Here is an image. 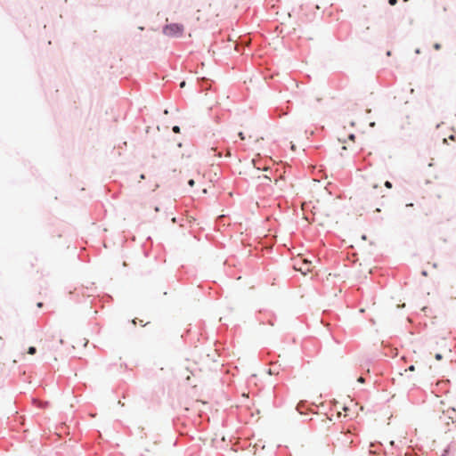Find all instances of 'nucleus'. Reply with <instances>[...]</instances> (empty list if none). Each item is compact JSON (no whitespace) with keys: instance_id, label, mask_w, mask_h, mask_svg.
Instances as JSON below:
<instances>
[{"instance_id":"nucleus-1","label":"nucleus","mask_w":456,"mask_h":456,"mask_svg":"<svg viewBox=\"0 0 456 456\" xmlns=\"http://www.w3.org/2000/svg\"><path fill=\"white\" fill-rule=\"evenodd\" d=\"M333 213L334 209L330 203L318 201L316 205L313 206L312 222L319 225H325L329 223Z\"/></svg>"},{"instance_id":"nucleus-2","label":"nucleus","mask_w":456,"mask_h":456,"mask_svg":"<svg viewBox=\"0 0 456 456\" xmlns=\"http://www.w3.org/2000/svg\"><path fill=\"white\" fill-rule=\"evenodd\" d=\"M451 352V347L447 345V342L443 339L437 342L436 346L432 347L430 354H433L436 360L441 361L444 356H449Z\"/></svg>"},{"instance_id":"nucleus-3","label":"nucleus","mask_w":456,"mask_h":456,"mask_svg":"<svg viewBox=\"0 0 456 456\" xmlns=\"http://www.w3.org/2000/svg\"><path fill=\"white\" fill-rule=\"evenodd\" d=\"M293 267L295 270L299 271L303 275H306L307 273H311L313 271L314 266L311 261L299 256L294 260Z\"/></svg>"},{"instance_id":"nucleus-4","label":"nucleus","mask_w":456,"mask_h":456,"mask_svg":"<svg viewBox=\"0 0 456 456\" xmlns=\"http://www.w3.org/2000/svg\"><path fill=\"white\" fill-rule=\"evenodd\" d=\"M353 435L350 430H347L345 433H341L340 436L337 438V443L340 446L348 447L353 444Z\"/></svg>"},{"instance_id":"nucleus-5","label":"nucleus","mask_w":456,"mask_h":456,"mask_svg":"<svg viewBox=\"0 0 456 456\" xmlns=\"http://www.w3.org/2000/svg\"><path fill=\"white\" fill-rule=\"evenodd\" d=\"M164 31L168 36H180L183 32V26L177 23H172L166 26Z\"/></svg>"},{"instance_id":"nucleus-6","label":"nucleus","mask_w":456,"mask_h":456,"mask_svg":"<svg viewBox=\"0 0 456 456\" xmlns=\"http://www.w3.org/2000/svg\"><path fill=\"white\" fill-rule=\"evenodd\" d=\"M143 208L145 210H150L151 208H153L155 212H159V210L157 200L155 198L147 200L143 203Z\"/></svg>"},{"instance_id":"nucleus-7","label":"nucleus","mask_w":456,"mask_h":456,"mask_svg":"<svg viewBox=\"0 0 456 456\" xmlns=\"http://www.w3.org/2000/svg\"><path fill=\"white\" fill-rule=\"evenodd\" d=\"M256 172L257 175H254V177L260 180L263 184H267L269 182H271L270 175L265 173H261L260 167H256Z\"/></svg>"},{"instance_id":"nucleus-8","label":"nucleus","mask_w":456,"mask_h":456,"mask_svg":"<svg viewBox=\"0 0 456 456\" xmlns=\"http://www.w3.org/2000/svg\"><path fill=\"white\" fill-rule=\"evenodd\" d=\"M269 373L271 375H278L279 374V370L277 369V366L275 365H273L270 369H269Z\"/></svg>"},{"instance_id":"nucleus-9","label":"nucleus","mask_w":456,"mask_h":456,"mask_svg":"<svg viewBox=\"0 0 456 456\" xmlns=\"http://www.w3.org/2000/svg\"><path fill=\"white\" fill-rule=\"evenodd\" d=\"M36 351H37V350H36V347H34V346H30V347L28 348V353L29 354H36Z\"/></svg>"},{"instance_id":"nucleus-10","label":"nucleus","mask_w":456,"mask_h":456,"mask_svg":"<svg viewBox=\"0 0 456 456\" xmlns=\"http://www.w3.org/2000/svg\"><path fill=\"white\" fill-rule=\"evenodd\" d=\"M172 130L175 134H179L180 133V127L178 126H175Z\"/></svg>"},{"instance_id":"nucleus-11","label":"nucleus","mask_w":456,"mask_h":456,"mask_svg":"<svg viewBox=\"0 0 456 456\" xmlns=\"http://www.w3.org/2000/svg\"><path fill=\"white\" fill-rule=\"evenodd\" d=\"M434 48H435L436 50H440V49H441V45H440L439 43H436V44L434 45Z\"/></svg>"},{"instance_id":"nucleus-12","label":"nucleus","mask_w":456,"mask_h":456,"mask_svg":"<svg viewBox=\"0 0 456 456\" xmlns=\"http://www.w3.org/2000/svg\"><path fill=\"white\" fill-rule=\"evenodd\" d=\"M385 186H386L387 188L390 189V188H392V183H391L390 182L387 181V182L385 183Z\"/></svg>"},{"instance_id":"nucleus-13","label":"nucleus","mask_w":456,"mask_h":456,"mask_svg":"<svg viewBox=\"0 0 456 456\" xmlns=\"http://www.w3.org/2000/svg\"><path fill=\"white\" fill-rule=\"evenodd\" d=\"M390 5H395L397 3V0H388Z\"/></svg>"},{"instance_id":"nucleus-14","label":"nucleus","mask_w":456,"mask_h":456,"mask_svg":"<svg viewBox=\"0 0 456 456\" xmlns=\"http://www.w3.org/2000/svg\"><path fill=\"white\" fill-rule=\"evenodd\" d=\"M80 342H81V343L83 344V346H86V344H87V340H86V338H81V339H80Z\"/></svg>"},{"instance_id":"nucleus-15","label":"nucleus","mask_w":456,"mask_h":456,"mask_svg":"<svg viewBox=\"0 0 456 456\" xmlns=\"http://www.w3.org/2000/svg\"><path fill=\"white\" fill-rule=\"evenodd\" d=\"M239 136H240V138L241 140H244V139H245V135H244V134H243L242 132H240V133H239Z\"/></svg>"},{"instance_id":"nucleus-16","label":"nucleus","mask_w":456,"mask_h":456,"mask_svg":"<svg viewBox=\"0 0 456 456\" xmlns=\"http://www.w3.org/2000/svg\"><path fill=\"white\" fill-rule=\"evenodd\" d=\"M188 183H189V185H190V186H193V185H194V183H195V182H194V180H193V179H191V180L188 182Z\"/></svg>"},{"instance_id":"nucleus-17","label":"nucleus","mask_w":456,"mask_h":456,"mask_svg":"<svg viewBox=\"0 0 456 456\" xmlns=\"http://www.w3.org/2000/svg\"><path fill=\"white\" fill-rule=\"evenodd\" d=\"M408 370H410V371H414V370H415V366H414V365H411V366L408 368Z\"/></svg>"},{"instance_id":"nucleus-18","label":"nucleus","mask_w":456,"mask_h":456,"mask_svg":"<svg viewBox=\"0 0 456 456\" xmlns=\"http://www.w3.org/2000/svg\"><path fill=\"white\" fill-rule=\"evenodd\" d=\"M358 382H360V383H364V379H363L362 377H360V378L358 379Z\"/></svg>"},{"instance_id":"nucleus-19","label":"nucleus","mask_w":456,"mask_h":456,"mask_svg":"<svg viewBox=\"0 0 456 456\" xmlns=\"http://www.w3.org/2000/svg\"><path fill=\"white\" fill-rule=\"evenodd\" d=\"M300 405H302V403H298L297 406V410L302 413L301 410H300Z\"/></svg>"},{"instance_id":"nucleus-20","label":"nucleus","mask_w":456,"mask_h":456,"mask_svg":"<svg viewBox=\"0 0 456 456\" xmlns=\"http://www.w3.org/2000/svg\"><path fill=\"white\" fill-rule=\"evenodd\" d=\"M432 367L429 365L427 369H425L424 370L427 372L428 370H431Z\"/></svg>"},{"instance_id":"nucleus-21","label":"nucleus","mask_w":456,"mask_h":456,"mask_svg":"<svg viewBox=\"0 0 456 456\" xmlns=\"http://www.w3.org/2000/svg\"><path fill=\"white\" fill-rule=\"evenodd\" d=\"M344 411H345V414H344V415H345V417H346V416L348 415V414L346 413V411H347V408H346H346H344Z\"/></svg>"},{"instance_id":"nucleus-22","label":"nucleus","mask_w":456,"mask_h":456,"mask_svg":"<svg viewBox=\"0 0 456 456\" xmlns=\"http://www.w3.org/2000/svg\"><path fill=\"white\" fill-rule=\"evenodd\" d=\"M184 86H185V82H184V81H183V82L180 84V86H181V87H183Z\"/></svg>"},{"instance_id":"nucleus-23","label":"nucleus","mask_w":456,"mask_h":456,"mask_svg":"<svg viewBox=\"0 0 456 456\" xmlns=\"http://www.w3.org/2000/svg\"><path fill=\"white\" fill-rule=\"evenodd\" d=\"M349 138H350L351 140H354V135L351 134V135L349 136Z\"/></svg>"},{"instance_id":"nucleus-24","label":"nucleus","mask_w":456,"mask_h":456,"mask_svg":"<svg viewBox=\"0 0 456 456\" xmlns=\"http://www.w3.org/2000/svg\"><path fill=\"white\" fill-rule=\"evenodd\" d=\"M449 139H451V140H454V136H453V135H451V136L449 137Z\"/></svg>"},{"instance_id":"nucleus-25","label":"nucleus","mask_w":456,"mask_h":456,"mask_svg":"<svg viewBox=\"0 0 456 456\" xmlns=\"http://www.w3.org/2000/svg\"><path fill=\"white\" fill-rule=\"evenodd\" d=\"M291 149H292V151H295V145L294 144L291 145Z\"/></svg>"},{"instance_id":"nucleus-26","label":"nucleus","mask_w":456,"mask_h":456,"mask_svg":"<svg viewBox=\"0 0 456 456\" xmlns=\"http://www.w3.org/2000/svg\"><path fill=\"white\" fill-rule=\"evenodd\" d=\"M269 169L268 168H264V172H268Z\"/></svg>"},{"instance_id":"nucleus-27","label":"nucleus","mask_w":456,"mask_h":456,"mask_svg":"<svg viewBox=\"0 0 456 456\" xmlns=\"http://www.w3.org/2000/svg\"><path fill=\"white\" fill-rule=\"evenodd\" d=\"M37 306H38V307H41V306H42V303H38V304H37Z\"/></svg>"},{"instance_id":"nucleus-28","label":"nucleus","mask_w":456,"mask_h":456,"mask_svg":"<svg viewBox=\"0 0 456 456\" xmlns=\"http://www.w3.org/2000/svg\"><path fill=\"white\" fill-rule=\"evenodd\" d=\"M404 2H407L408 0H403Z\"/></svg>"}]
</instances>
